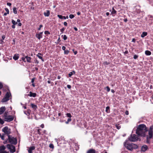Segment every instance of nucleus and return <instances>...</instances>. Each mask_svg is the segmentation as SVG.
Masks as SVG:
<instances>
[{"label": "nucleus", "instance_id": "1", "mask_svg": "<svg viewBox=\"0 0 153 153\" xmlns=\"http://www.w3.org/2000/svg\"><path fill=\"white\" fill-rule=\"evenodd\" d=\"M148 131L146 126L143 124L139 125L136 130V134L138 136L145 137L146 133Z\"/></svg>", "mask_w": 153, "mask_h": 153}, {"label": "nucleus", "instance_id": "2", "mask_svg": "<svg viewBox=\"0 0 153 153\" xmlns=\"http://www.w3.org/2000/svg\"><path fill=\"white\" fill-rule=\"evenodd\" d=\"M125 147L128 150L132 151L133 149H137L138 148V146L134 143H126L124 144Z\"/></svg>", "mask_w": 153, "mask_h": 153}, {"label": "nucleus", "instance_id": "3", "mask_svg": "<svg viewBox=\"0 0 153 153\" xmlns=\"http://www.w3.org/2000/svg\"><path fill=\"white\" fill-rule=\"evenodd\" d=\"M8 142L11 144L16 145L17 143V139L10 135L8 136Z\"/></svg>", "mask_w": 153, "mask_h": 153}, {"label": "nucleus", "instance_id": "4", "mask_svg": "<svg viewBox=\"0 0 153 153\" xmlns=\"http://www.w3.org/2000/svg\"><path fill=\"white\" fill-rule=\"evenodd\" d=\"M129 140L131 142H135L139 140L140 141L141 139L138 137L135 134H131L130 137L128 138Z\"/></svg>", "mask_w": 153, "mask_h": 153}, {"label": "nucleus", "instance_id": "5", "mask_svg": "<svg viewBox=\"0 0 153 153\" xmlns=\"http://www.w3.org/2000/svg\"><path fill=\"white\" fill-rule=\"evenodd\" d=\"M2 131L4 133V134H6L7 135V136L9 135V134L11 133V129L9 128L7 126H6L4 127L2 129Z\"/></svg>", "mask_w": 153, "mask_h": 153}, {"label": "nucleus", "instance_id": "6", "mask_svg": "<svg viewBox=\"0 0 153 153\" xmlns=\"http://www.w3.org/2000/svg\"><path fill=\"white\" fill-rule=\"evenodd\" d=\"M7 147L10 150V152L11 153H13L16 151L15 146L13 145L8 144L7 145Z\"/></svg>", "mask_w": 153, "mask_h": 153}, {"label": "nucleus", "instance_id": "7", "mask_svg": "<svg viewBox=\"0 0 153 153\" xmlns=\"http://www.w3.org/2000/svg\"><path fill=\"white\" fill-rule=\"evenodd\" d=\"M4 121L7 122H10L13 120L14 119V117L12 115H9L7 117L4 118Z\"/></svg>", "mask_w": 153, "mask_h": 153}, {"label": "nucleus", "instance_id": "8", "mask_svg": "<svg viewBox=\"0 0 153 153\" xmlns=\"http://www.w3.org/2000/svg\"><path fill=\"white\" fill-rule=\"evenodd\" d=\"M5 146H0V153H9L8 152H7L4 150L5 149Z\"/></svg>", "mask_w": 153, "mask_h": 153}, {"label": "nucleus", "instance_id": "9", "mask_svg": "<svg viewBox=\"0 0 153 153\" xmlns=\"http://www.w3.org/2000/svg\"><path fill=\"white\" fill-rule=\"evenodd\" d=\"M146 143L148 144H150V139L152 138L153 137V136L150 135H146Z\"/></svg>", "mask_w": 153, "mask_h": 153}, {"label": "nucleus", "instance_id": "10", "mask_svg": "<svg viewBox=\"0 0 153 153\" xmlns=\"http://www.w3.org/2000/svg\"><path fill=\"white\" fill-rule=\"evenodd\" d=\"M148 149V146L146 145H144L141 147V151L145 152Z\"/></svg>", "mask_w": 153, "mask_h": 153}, {"label": "nucleus", "instance_id": "11", "mask_svg": "<svg viewBox=\"0 0 153 153\" xmlns=\"http://www.w3.org/2000/svg\"><path fill=\"white\" fill-rule=\"evenodd\" d=\"M43 33V32H40L38 33H36V37L39 40H40L41 38L42 37V34Z\"/></svg>", "mask_w": 153, "mask_h": 153}, {"label": "nucleus", "instance_id": "12", "mask_svg": "<svg viewBox=\"0 0 153 153\" xmlns=\"http://www.w3.org/2000/svg\"><path fill=\"white\" fill-rule=\"evenodd\" d=\"M6 109L5 106H2L0 108V115L2 114Z\"/></svg>", "mask_w": 153, "mask_h": 153}, {"label": "nucleus", "instance_id": "13", "mask_svg": "<svg viewBox=\"0 0 153 153\" xmlns=\"http://www.w3.org/2000/svg\"><path fill=\"white\" fill-rule=\"evenodd\" d=\"M28 95L30 97H36L37 94L36 93H33L31 91H30Z\"/></svg>", "mask_w": 153, "mask_h": 153}, {"label": "nucleus", "instance_id": "14", "mask_svg": "<svg viewBox=\"0 0 153 153\" xmlns=\"http://www.w3.org/2000/svg\"><path fill=\"white\" fill-rule=\"evenodd\" d=\"M35 149V147L34 146H32L30 147L28 150V152L29 153H32V151L34 150Z\"/></svg>", "mask_w": 153, "mask_h": 153}, {"label": "nucleus", "instance_id": "15", "mask_svg": "<svg viewBox=\"0 0 153 153\" xmlns=\"http://www.w3.org/2000/svg\"><path fill=\"white\" fill-rule=\"evenodd\" d=\"M19 57V54H15L13 57V59L15 60H17Z\"/></svg>", "mask_w": 153, "mask_h": 153}, {"label": "nucleus", "instance_id": "16", "mask_svg": "<svg viewBox=\"0 0 153 153\" xmlns=\"http://www.w3.org/2000/svg\"><path fill=\"white\" fill-rule=\"evenodd\" d=\"M46 12H44V14L45 16L48 17L50 15V11L49 10H47Z\"/></svg>", "mask_w": 153, "mask_h": 153}, {"label": "nucleus", "instance_id": "17", "mask_svg": "<svg viewBox=\"0 0 153 153\" xmlns=\"http://www.w3.org/2000/svg\"><path fill=\"white\" fill-rule=\"evenodd\" d=\"M31 110L30 109H27V111H24V113L25 114H26L27 115H29L30 114V112H31Z\"/></svg>", "mask_w": 153, "mask_h": 153}, {"label": "nucleus", "instance_id": "18", "mask_svg": "<svg viewBox=\"0 0 153 153\" xmlns=\"http://www.w3.org/2000/svg\"><path fill=\"white\" fill-rule=\"evenodd\" d=\"M30 106L34 110H36L37 108V106L33 103H31L30 104Z\"/></svg>", "mask_w": 153, "mask_h": 153}, {"label": "nucleus", "instance_id": "19", "mask_svg": "<svg viewBox=\"0 0 153 153\" xmlns=\"http://www.w3.org/2000/svg\"><path fill=\"white\" fill-rule=\"evenodd\" d=\"M87 153H95V150L93 149H91L87 151Z\"/></svg>", "mask_w": 153, "mask_h": 153}, {"label": "nucleus", "instance_id": "20", "mask_svg": "<svg viewBox=\"0 0 153 153\" xmlns=\"http://www.w3.org/2000/svg\"><path fill=\"white\" fill-rule=\"evenodd\" d=\"M25 58L27 59V61L28 62H31V58L30 57H29L28 56H25Z\"/></svg>", "mask_w": 153, "mask_h": 153}, {"label": "nucleus", "instance_id": "21", "mask_svg": "<svg viewBox=\"0 0 153 153\" xmlns=\"http://www.w3.org/2000/svg\"><path fill=\"white\" fill-rule=\"evenodd\" d=\"M11 95V93L10 92H7L5 95V97L7 99H9L10 96Z\"/></svg>", "mask_w": 153, "mask_h": 153}, {"label": "nucleus", "instance_id": "22", "mask_svg": "<svg viewBox=\"0 0 153 153\" xmlns=\"http://www.w3.org/2000/svg\"><path fill=\"white\" fill-rule=\"evenodd\" d=\"M9 100V99H7L4 96V97L2 100L1 102H5Z\"/></svg>", "mask_w": 153, "mask_h": 153}, {"label": "nucleus", "instance_id": "23", "mask_svg": "<svg viewBox=\"0 0 153 153\" xmlns=\"http://www.w3.org/2000/svg\"><path fill=\"white\" fill-rule=\"evenodd\" d=\"M147 32H143L142 33V34H141V36L142 38H143L145 36H147Z\"/></svg>", "mask_w": 153, "mask_h": 153}, {"label": "nucleus", "instance_id": "24", "mask_svg": "<svg viewBox=\"0 0 153 153\" xmlns=\"http://www.w3.org/2000/svg\"><path fill=\"white\" fill-rule=\"evenodd\" d=\"M8 111H6L4 113V115L2 116V117L4 118H5L7 117V116H8L9 115H8Z\"/></svg>", "mask_w": 153, "mask_h": 153}, {"label": "nucleus", "instance_id": "25", "mask_svg": "<svg viewBox=\"0 0 153 153\" xmlns=\"http://www.w3.org/2000/svg\"><path fill=\"white\" fill-rule=\"evenodd\" d=\"M145 54L147 56H149L151 55V52L150 51L146 50L145 51Z\"/></svg>", "mask_w": 153, "mask_h": 153}, {"label": "nucleus", "instance_id": "26", "mask_svg": "<svg viewBox=\"0 0 153 153\" xmlns=\"http://www.w3.org/2000/svg\"><path fill=\"white\" fill-rule=\"evenodd\" d=\"M112 10L111 12V14L112 15L113 14H116L117 13V11L116 10L114 9V8L113 7L112 9Z\"/></svg>", "mask_w": 153, "mask_h": 153}, {"label": "nucleus", "instance_id": "27", "mask_svg": "<svg viewBox=\"0 0 153 153\" xmlns=\"http://www.w3.org/2000/svg\"><path fill=\"white\" fill-rule=\"evenodd\" d=\"M110 107L108 106L106 107L105 111L107 113H109L110 112Z\"/></svg>", "mask_w": 153, "mask_h": 153}, {"label": "nucleus", "instance_id": "28", "mask_svg": "<svg viewBox=\"0 0 153 153\" xmlns=\"http://www.w3.org/2000/svg\"><path fill=\"white\" fill-rule=\"evenodd\" d=\"M13 12L15 14H17V8L16 7H14L13 8Z\"/></svg>", "mask_w": 153, "mask_h": 153}, {"label": "nucleus", "instance_id": "29", "mask_svg": "<svg viewBox=\"0 0 153 153\" xmlns=\"http://www.w3.org/2000/svg\"><path fill=\"white\" fill-rule=\"evenodd\" d=\"M42 54L40 53H38V54L37 55V56L39 59H42V57L41 56H42Z\"/></svg>", "mask_w": 153, "mask_h": 153}, {"label": "nucleus", "instance_id": "30", "mask_svg": "<svg viewBox=\"0 0 153 153\" xmlns=\"http://www.w3.org/2000/svg\"><path fill=\"white\" fill-rule=\"evenodd\" d=\"M149 135L153 136V131H149Z\"/></svg>", "mask_w": 153, "mask_h": 153}, {"label": "nucleus", "instance_id": "31", "mask_svg": "<svg viewBox=\"0 0 153 153\" xmlns=\"http://www.w3.org/2000/svg\"><path fill=\"white\" fill-rule=\"evenodd\" d=\"M12 23L13 24V25H16L18 24V23L16 22L14 20H12Z\"/></svg>", "mask_w": 153, "mask_h": 153}, {"label": "nucleus", "instance_id": "32", "mask_svg": "<svg viewBox=\"0 0 153 153\" xmlns=\"http://www.w3.org/2000/svg\"><path fill=\"white\" fill-rule=\"evenodd\" d=\"M4 134H3L2 135H1V134H0V137L1 138L2 140H4Z\"/></svg>", "mask_w": 153, "mask_h": 153}, {"label": "nucleus", "instance_id": "33", "mask_svg": "<svg viewBox=\"0 0 153 153\" xmlns=\"http://www.w3.org/2000/svg\"><path fill=\"white\" fill-rule=\"evenodd\" d=\"M115 126L118 129H119L121 128V126H119V124H116L115 125Z\"/></svg>", "mask_w": 153, "mask_h": 153}, {"label": "nucleus", "instance_id": "34", "mask_svg": "<svg viewBox=\"0 0 153 153\" xmlns=\"http://www.w3.org/2000/svg\"><path fill=\"white\" fill-rule=\"evenodd\" d=\"M62 36L63 37V39H64V40H66L67 39V36L65 35H62Z\"/></svg>", "mask_w": 153, "mask_h": 153}, {"label": "nucleus", "instance_id": "35", "mask_svg": "<svg viewBox=\"0 0 153 153\" xmlns=\"http://www.w3.org/2000/svg\"><path fill=\"white\" fill-rule=\"evenodd\" d=\"M69 52V51L68 50H65L64 51V53L65 54H68Z\"/></svg>", "mask_w": 153, "mask_h": 153}, {"label": "nucleus", "instance_id": "36", "mask_svg": "<svg viewBox=\"0 0 153 153\" xmlns=\"http://www.w3.org/2000/svg\"><path fill=\"white\" fill-rule=\"evenodd\" d=\"M66 116L67 117L71 118L72 117V116L70 113H67L66 114Z\"/></svg>", "mask_w": 153, "mask_h": 153}, {"label": "nucleus", "instance_id": "37", "mask_svg": "<svg viewBox=\"0 0 153 153\" xmlns=\"http://www.w3.org/2000/svg\"><path fill=\"white\" fill-rule=\"evenodd\" d=\"M74 16L73 14H70L69 16V17L71 19H72L74 17Z\"/></svg>", "mask_w": 153, "mask_h": 153}, {"label": "nucleus", "instance_id": "38", "mask_svg": "<svg viewBox=\"0 0 153 153\" xmlns=\"http://www.w3.org/2000/svg\"><path fill=\"white\" fill-rule=\"evenodd\" d=\"M45 34L46 35H47V34L49 35L50 34V33L49 31H47V30H46L45 31Z\"/></svg>", "mask_w": 153, "mask_h": 153}, {"label": "nucleus", "instance_id": "39", "mask_svg": "<svg viewBox=\"0 0 153 153\" xmlns=\"http://www.w3.org/2000/svg\"><path fill=\"white\" fill-rule=\"evenodd\" d=\"M5 10L7 12V13H8L9 14V9L7 8H5Z\"/></svg>", "mask_w": 153, "mask_h": 153}, {"label": "nucleus", "instance_id": "40", "mask_svg": "<svg viewBox=\"0 0 153 153\" xmlns=\"http://www.w3.org/2000/svg\"><path fill=\"white\" fill-rule=\"evenodd\" d=\"M49 147L52 149H53L54 147V146L52 144H50L49 145Z\"/></svg>", "mask_w": 153, "mask_h": 153}, {"label": "nucleus", "instance_id": "41", "mask_svg": "<svg viewBox=\"0 0 153 153\" xmlns=\"http://www.w3.org/2000/svg\"><path fill=\"white\" fill-rule=\"evenodd\" d=\"M65 28L64 27L62 28L61 29H60V31L62 33H63L65 30Z\"/></svg>", "mask_w": 153, "mask_h": 153}, {"label": "nucleus", "instance_id": "42", "mask_svg": "<svg viewBox=\"0 0 153 153\" xmlns=\"http://www.w3.org/2000/svg\"><path fill=\"white\" fill-rule=\"evenodd\" d=\"M105 88L107 89V92H108L110 91V89L108 86H107L106 87H105Z\"/></svg>", "mask_w": 153, "mask_h": 153}, {"label": "nucleus", "instance_id": "43", "mask_svg": "<svg viewBox=\"0 0 153 153\" xmlns=\"http://www.w3.org/2000/svg\"><path fill=\"white\" fill-rule=\"evenodd\" d=\"M73 74V72H70L68 74V76L69 77H71V76Z\"/></svg>", "mask_w": 153, "mask_h": 153}, {"label": "nucleus", "instance_id": "44", "mask_svg": "<svg viewBox=\"0 0 153 153\" xmlns=\"http://www.w3.org/2000/svg\"><path fill=\"white\" fill-rule=\"evenodd\" d=\"M138 57V56L137 55H134V56L133 58L134 59H137Z\"/></svg>", "mask_w": 153, "mask_h": 153}, {"label": "nucleus", "instance_id": "45", "mask_svg": "<svg viewBox=\"0 0 153 153\" xmlns=\"http://www.w3.org/2000/svg\"><path fill=\"white\" fill-rule=\"evenodd\" d=\"M57 17L60 19H62V16L61 15H58Z\"/></svg>", "mask_w": 153, "mask_h": 153}, {"label": "nucleus", "instance_id": "46", "mask_svg": "<svg viewBox=\"0 0 153 153\" xmlns=\"http://www.w3.org/2000/svg\"><path fill=\"white\" fill-rule=\"evenodd\" d=\"M40 130H41V129H37V133L39 135H41V133L40 131Z\"/></svg>", "mask_w": 153, "mask_h": 153}, {"label": "nucleus", "instance_id": "47", "mask_svg": "<svg viewBox=\"0 0 153 153\" xmlns=\"http://www.w3.org/2000/svg\"><path fill=\"white\" fill-rule=\"evenodd\" d=\"M72 51H73V52L74 53V54L75 55H76L77 54V51H74V49H73L72 50Z\"/></svg>", "mask_w": 153, "mask_h": 153}, {"label": "nucleus", "instance_id": "48", "mask_svg": "<svg viewBox=\"0 0 153 153\" xmlns=\"http://www.w3.org/2000/svg\"><path fill=\"white\" fill-rule=\"evenodd\" d=\"M3 87V85L2 83L0 82V90Z\"/></svg>", "mask_w": 153, "mask_h": 153}, {"label": "nucleus", "instance_id": "49", "mask_svg": "<svg viewBox=\"0 0 153 153\" xmlns=\"http://www.w3.org/2000/svg\"><path fill=\"white\" fill-rule=\"evenodd\" d=\"M5 35H3L2 36V37H1L2 39H1L3 40L5 39Z\"/></svg>", "mask_w": 153, "mask_h": 153}, {"label": "nucleus", "instance_id": "50", "mask_svg": "<svg viewBox=\"0 0 153 153\" xmlns=\"http://www.w3.org/2000/svg\"><path fill=\"white\" fill-rule=\"evenodd\" d=\"M153 126H151L150 128L149 131H153Z\"/></svg>", "mask_w": 153, "mask_h": 153}, {"label": "nucleus", "instance_id": "51", "mask_svg": "<svg viewBox=\"0 0 153 153\" xmlns=\"http://www.w3.org/2000/svg\"><path fill=\"white\" fill-rule=\"evenodd\" d=\"M3 40H2L1 39L0 40V44H3L4 43V42Z\"/></svg>", "mask_w": 153, "mask_h": 153}, {"label": "nucleus", "instance_id": "52", "mask_svg": "<svg viewBox=\"0 0 153 153\" xmlns=\"http://www.w3.org/2000/svg\"><path fill=\"white\" fill-rule=\"evenodd\" d=\"M67 87L69 89H71V86L69 85H67Z\"/></svg>", "mask_w": 153, "mask_h": 153}, {"label": "nucleus", "instance_id": "53", "mask_svg": "<svg viewBox=\"0 0 153 153\" xmlns=\"http://www.w3.org/2000/svg\"><path fill=\"white\" fill-rule=\"evenodd\" d=\"M25 57H22V58L21 59H22V60H23L24 62H25L26 61L25 60Z\"/></svg>", "mask_w": 153, "mask_h": 153}, {"label": "nucleus", "instance_id": "54", "mask_svg": "<svg viewBox=\"0 0 153 153\" xmlns=\"http://www.w3.org/2000/svg\"><path fill=\"white\" fill-rule=\"evenodd\" d=\"M7 5L9 6H11V4L10 3L8 2L7 3Z\"/></svg>", "mask_w": 153, "mask_h": 153}, {"label": "nucleus", "instance_id": "55", "mask_svg": "<svg viewBox=\"0 0 153 153\" xmlns=\"http://www.w3.org/2000/svg\"><path fill=\"white\" fill-rule=\"evenodd\" d=\"M62 49L64 51L65 50L66 47L64 46H63L62 48Z\"/></svg>", "mask_w": 153, "mask_h": 153}, {"label": "nucleus", "instance_id": "56", "mask_svg": "<svg viewBox=\"0 0 153 153\" xmlns=\"http://www.w3.org/2000/svg\"><path fill=\"white\" fill-rule=\"evenodd\" d=\"M64 25L65 26H67V23L66 22H64Z\"/></svg>", "mask_w": 153, "mask_h": 153}, {"label": "nucleus", "instance_id": "57", "mask_svg": "<svg viewBox=\"0 0 153 153\" xmlns=\"http://www.w3.org/2000/svg\"><path fill=\"white\" fill-rule=\"evenodd\" d=\"M125 114L127 115H128L129 114L128 111H126L125 112Z\"/></svg>", "mask_w": 153, "mask_h": 153}, {"label": "nucleus", "instance_id": "58", "mask_svg": "<svg viewBox=\"0 0 153 153\" xmlns=\"http://www.w3.org/2000/svg\"><path fill=\"white\" fill-rule=\"evenodd\" d=\"M136 41V39L134 38H133L132 39V42H135Z\"/></svg>", "mask_w": 153, "mask_h": 153}, {"label": "nucleus", "instance_id": "59", "mask_svg": "<svg viewBox=\"0 0 153 153\" xmlns=\"http://www.w3.org/2000/svg\"><path fill=\"white\" fill-rule=\"evenodd\" d=\"M127 21H128V20H127V19H126V18L125 19H124V21L125 22H127Z\"/></svg>", "mask_w": 153, "mask_h": 153}, {"label": "nucleus", "instance_id": "60", "mask_svg": "<svg viewBox=\"0 0 153 153\" xmlns=\"http://www.w3.org/2000/svg\"><path fill=\"white\" fill-rule=\"evenodd\" d=\"M60 41H61V40L60 39V38L59 37L58 39H57V42H59Z\"/></svg>", "mask_w": 153, "mask_h": 153}, {"label": "nucleus", "instance_id": "61", "mask_svg": "<svg viewBox=\"0 0 153 153\" xmlns=\"http://www.w3.org/2000/svg\"><path fill=\"white\" fill-rule=\"evenodd\" d=\"M34 81V78H32L31 79V82L32 83H33Z\"/></svg>", "mask_w": 153, "mask_h": 153}, {"label": "nucleus", "instance_id": "62", "mask_svg": "<svg viewBox=\"0 0 153 153\" xmlns=\"http://www.w3.org/2000/svg\"><path fill=\"white\" fill-rule=\"evenodd\" d=\"M71 118H69L68 119L67 121L69 122L71 121Z\"/></svg>", "mask_w": 153, "mask_h": 153}, {"label": "nucleus", "instance_id": "63", "mask_svg": "<svg viewBox=\"0 0 153 153\" xmlns=\"http://www.w3.org/2000/svg\"><path fill=\"white\" fill-rule=\"evenodd\" d=\"M11 27H12V28L13 29H14L15 28V25H12Z\"/></svg>", "mask_w": 153, "mask_h": 153}, {"label": "nucleus", "instance_id": "64", "mask_svg": "<svg viewBox=\"0 0 153 153\" xmlns=\"http://www.w3.org/2000/svg\"><path fill=\"white\" fill-rule=\"evenodd\" d=\"M74 29L76 31H77L78 30L77 28L76 27H74Z\"/></svg>", "mask_w": 153, "mask_h": 153}]
</instances>
